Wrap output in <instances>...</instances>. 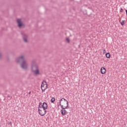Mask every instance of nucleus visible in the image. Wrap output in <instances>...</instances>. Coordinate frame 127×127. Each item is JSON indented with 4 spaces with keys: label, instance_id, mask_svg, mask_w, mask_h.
Masks as SVG:
<instances>
[{
    "label": "nucleus",
    "instance_id": "6",
    "mask_svg": "<svg viewBox=\"0 0 127 127\" xmlns=\"http://www.w3.org/2000/svg\"><path fill=\"white\" fill-rule=\"evenodd\" d=\"M62 110H61V113L62 116H65V115H67L68 114V112L65 110V107H63L62 108Z\"/></svg>",
    "mask_w": 127,
    "mask_h": 127
},
{
    "label": "nucleus",
    "instance_id": "9",
    "mask_svg": "<svg viewBox=\"0 0 127 127\" xmlns=\"http://www.w3.org/2000/svg\"><path fill=\"white\" fill-rule=\"evenodd\" d=\"M100 70H101V74H102L103 75H104V74H106V68L102 67L101 68Z\"/></svg>",
    "mask_w": 127,
    "mask_h": 127
},
{
    "label": "nucleus",
    "instance_id": "16",
    "mask_svg": "<svg viewBox=\"0 0 127 127\" xmlns=\"http://www.w3.org/2000/svg\"><path fill=\"white\" fill-rule=\"evenodd\" d=\"M123 11H124V9H123V8H121L120 10V12H123Z\"/></svg>",
    "mask_w": 127,
    "mask_h": 127
},
{
    "label": "nucleus",
    "instance_id": "20",
    "mask_svg": "<svg viewBox=\"0 0 127 127\" xmlns=\"http://www.w3.org/2000/svg\"><path fill=\"white\" fill-rule=\"evenodd\" d=\"M31 94V91H30L29 92V95H30Z\"/></svg>",
    "mask_w": 127,
    "mask_h": 127
},
{
    "label": "nucleus",
    "instance_id": "10",
    "mask_svg": "<svg viewBox=\"0 0 127 127\" xmlns=\"http://www.w3.org/2000/svg\"><path fill=\"white\" fill-rule=\"evenodd\" d=\"M38 108H40V109H44V103H43V104H42V103L40 102V103H39V105Z\"/></svg>",
    "mask_w": 127,
    "mask_h": 127
},
{
    "label": "nucleus",
    "instance_id": "2",
    "mask_svg": "<svg viewBox=\"0 0 127 127\" xmlns=\"http://www.w3.org/2000/svg\"><path fill=\"white\" fill-rule=\"evenodd\" d=\"M32 72L36 75L40 74L39 66H38V65L36 64H33L32 65Z\"/></svg>",
    "mask_w": 127,
    "mask_h": 127
},
{
    "label": "nucleus",
    "instance_id": "5",
    "mask_svg": "<svg viewBox=\"0 0 127 127\" xmlns=\"http://www.w3.org/2000/svg\"><path fill=\"white\" fill-rule=\"evenodd\" d=\"M41 90L42 91V92H45V90L47 89V82L45 81H43L41 84Z\"/></svg>",
    "mask_w": 127,
    "mask_h": 127
},
{
    "label": "nucleus",
    "instance_id": "3",
    "mask_svg": "<svg viewBox=\"0 0 127 127\" xmlns=\"http://www.w3.org/2000/svg\"><path fill=\"white\" fill-rule=\"evenodd\" d=\"M61 108H67L69 107L68 101L65 98H63L60 100Z\"/></svg>",
    "mask_w": 127,
    "mask_h": 127
},
{
    "label": "nucleus",
    "instance_id": "1",
    "mask_svg": "<svg viewBox=\"0 0 127 127\" xmlns=\"http://www.w3.org/2000/svg\"><path fill=\"white\" fill-rule=\"evenodd\" d=\"M17 63H19L21 65V67L24 70H27L28 68V64L26 62V60L24 58V56H21L19 57L17 59Z\"/></svg>",
    "mask_w": 127,
    "mask_h": 127
},
{
    "label": "nucleus",
    "instance_id": "11",
    "mask_svg": "<svg viewBox=\"0 0 127 127\" xmlns=\"http://www.w3.org/2000/svg\"><path fill=\"white\" fill-rule=\"evenodd\" d=\"M44 110H47V108L48 106L47 105V103L46 102H44Z\"/></svg>",
    "mask_w": 127,
    "mask_h": 127
},
{
    "label": "nucleus",
    "instance_id": "7",
    "mask_svg": "<svg viewBox=\"0 0 127 127\" xmlns=\"http://www.w3.org/2000/svg\"><path fill=\"white\" fill-rule=\"evenodd\" d=\"M17 23L18 24V26L20 28L22 26H23V23L21 22V19H18L17 20Z\"/></svg>",
    "mask_w": 127,
    "mask_h": 127
},
{
    "label": "nucleus",
    "instance_id": "15",
    "mask_svg": "<svg viewBox=\"0 0 127 127\" xmlns=\"http://www.w3.org/2000/svg\"><path fill=\"white\" fill-rule=\"evenodd\" d=\"M66 41L68 43H70V39L69 38H67L66 39Z\"/></svg>",
    "mask_w": 127,
    "mask_h": 127
},
{
    "label": "nucleus",
    "instance_id": "13",
    "mask_svg": "<svg viewBox=\"0 0 127 127\" xmlns=\"http://www.w3.org/2000/svg\"><path fill=\"white\" fill-rule=\"evenodd\" d=\"M54 102H55V98L53 97L51 99V103H54Z\"/></svg>",
    "mask_w": 127,
    "mask_h": 127
},
{
    "label": "nucleus",
    "instance_id": "17",
    "mask_svg": "<svg viewBox=\"0 0 127 127\" xmlns=\"http://www.w3.org/2000/svg\"><path fill=\"white\" fill-rule=\"evenodd\" d=\"M2 57V55H1V53H0V59H1Z\"/></svg>",
    "mask_w": 127,
    "mask_h": 127
},
{
    "label": "nucleus",
    "instance_id": "18",
    "mask_svg": "<svg viewBox=\"0 0 127 127\" xmlns=\"http://www.w3.org/2000/svg\"><path fill=\"white\" fill-rule=\"evenodd\" d=\"M8 125H10V126H11V125H12V123H11V122H10L8 123Z\"/></svg>",
    "mask_w": 127,
    "mask_h": 127
},
{
    "label": "nucleus",
    "instance_id": "8",
    "mask_svg": "<svg viewBox=\"0 0 127 127\" xmlns=\"http://www.w3.org/2000/svg\"><path fill=\"white\" fill-rule=\"evenodd\" d=\"M22 36H23V39L24 41V42H27V38L28 37V36H27V35L25 34H22Z\"/></svg>",
    "mask_w": 127,
    "mask_h": 127
},
{
    "label": "nucleus",
    "instance_id": "14",
    "mask_svg": "<svg viewBox=\"0 0 127 127\" xmlns=\"http://www.w3.org/2000/svg\"><path fill=\"white\" fill-rule=\"evenodd\" d=\"M121 25L124 26L125 25V20H123L122 22H121Z\"/></svg>",
    "mask_w": 127,
    "mask_h": 127
},
{
    "label": "nucleus",
    "instance_id": "19",
    "mask_svg": "<svg viewBox=\"0 0 127 127\" xmlns=\"http://www.w3.org/2000/svg\"><path fill=\"white\" fill-rule=\"evenodd\" d=\"M106 50L104 49V50L103 51V54L106 53Z\"/></svg>",
    "mask_w": 127,
    "mask_h": 127
},
{
    "label": "nucleus",
    "instance_id": "4",
    "mask_svg": "<svg viewBox=\"0 0 127 127\" xmlns=\"http://www.w3.org/2000/svg\"><path fill=\"white\" fill-rule=\"evenodd\" d=\"M38 112L40 116L43 117V116L46 115L47 111H46V109H44V108H38Z\"/></svg>",
    "mask_w": 127,
    "mask_h": 127
},
{
    "label": "nucleus",
    "instance_id": "12",
    "mask_svg": "<svg viewBox=\"0 0 127 127\" xmlns=\"http://www.w3.org/2000/svg\"><path fill=\"white\" fill-rule=\"evenodd\" d=\"M106 57L107 58H111V54H110V53H106Z\"/></svg>",
    "mask_w": 127,
    "mask_h": 127
},
{
    "label": "nucleus",
    "instance_id": "21",
    "mask_svg": "<svg viewBox=\"0 0 127 127\" xmlns=\"http://www.w3.org/2000/svg\"><path fill=\"white\" fill-rule=\"evenodd\" d=\"M120 22H121V20H119Z\"/></svg>",
    "mask_w": 127,
    "mask_h": 127
}]
</instances>
